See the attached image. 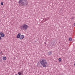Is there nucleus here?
I'll return each instance as SVG.
<instances>
[{"instance_id":"obj_1","label":"nucleus","mask_w":75,"mask_h":75,"mask_svg":"<svg viewBox=\"0 0 75 75\" xmlns=\"http://www.w3.org/2000/svg\"><path fill=\"white\" fill-rule=\"evenodd\" d=\"M19 6H27L28 2L25 0H20L18 2Z\"/></svg>"},{"instance_id":"obj_2","label":"nucleus","mask_w":75,"mask_h":75,"mask_svg":"<svg viewBox=\"0 0 75 75\" xmlns=\"http://www.w3.org/2000/svg\"><path fill=\"white\" fill-rule=\"evenodd\" d=\"M40 63L42 65L44 68H45L47 66L46 64H47V60L45 59H42L40 61Z\"/></svg>"},{"instance_id":"obj_3","label":"nucleus","mask_w":75,"mask_h":75,"mask_svg":"<svg viewBox=\"0 0 75 75\" xmlns=\"http://www.w3.org/2000/svg\"><path fill=\"white\" fill-rule=\"evenodd\" d=\"M20 28L21 30H23L24 31H26L27 30V28H28V26L26 24H24L21 26Z\"/></svg>"},{"instance_id":"obj_4","label":"nucleus","mask_w":75,"mask_h":75,"mask_svg":"<svg viewBox=\"0 0 75 75\" xmlns=\"http://www.w3.org/2000/svg\"><path fill=\"white\" fill-rule=\"evenodd\" d=\"M3 32H0V35L1 37H4V34L2 33Z\"/></svg>"},{"instance_id":"obj_5","label":"nucleus","mask_w":75,"mask_h":75,"mask_svg":"<svg viewBox=\"0 0 75 75\" xmlns=\"http://www.w3.org/2000/svg\"><path fill=\"white\" fill-rule=\"evenodd\" d=\"M24 38V35H21L19 37L20 40H23Z\"/></svg>"},{"instance_id":"obj_6","label":"nucleus","mask_w":75,"mask_h":75,"mask_svg":"<svg viewBox=\"0 0 75 75\" xmlns=\"http://www.w3.org/2000/svg\"><path fill=\"white\" fill-rule=\"evenodd\" d=\"M52 51H50L48 52L47 54L48 55H52Z\"/></svg>"},{"instance_id":"obj_7","label":"nucleus","mask_w":75,"mask_h":75,"mask_svg":"<svg viewBox=\"0 0 75 75\" xmlns=\"http://www.w3.org/2000/svg\"><path fill=\"white\" fill-rule=\"evenodd\" d=\"M21 33H18V35L17 36V38H20V37L21 36Z\"/></svg>"},{"instance_id":"obj_8","label":"nucleus","mask_w":75,"mask_h":75,"mask_svg":"<svg viewBox=\"0 0 75 75\" xmlns=\"http://www.w3.org/2000/svg\"><path fill=\"white\" fill-rule=\"evenodd\" d=\"M6 57H3V60H4V61H6Z\"/></svg>"},{"instance_id":"obj_9","label":"nucleus","mask_w":75,"mask_h":75,"mask_svg":"<svg viewBox=\"0 0 75 75\" xmlns=\"http://www.w3.org/2000/svg\"><path fill=\"white\" fill-rule=\"evenodd\" d=\"M69 41H72V38H69Z\"/></svg>"},{"instance_id":"obj_10","label":"nucleus","mask_w":75,"mask_h":75,"mask_svg":"<svg viewBox=\"0 0 75 75\" xmlns=\"http://www.w3.org/2000/svg\"><path fill=\"white\" fill-rule=\"evenodd\" d=\"M18 74L19 75H21V72H18Z\"/></svg>"},{"instance_id":"obj_11","label":"nucleus","mask_w":75,"mask_h":75,"mask_svg":"<svg viewBox=\"0 0 75 75\" xmlns=\"http://www.w3.org/2000/svg\"><path fill=\"white\" fill-rule=\"evenodd\" d=\"M59 62H61V58L59 59Z\"/></svg>"},{"instance_id":"obj_12","label":"nucleus","mask_w":75,"mask_h":75,"mask_svg":"<svg viewBox=\"0 0 75 75\" xmlns=\"http://www.w3.org/2000/svg\"><path fill=\"white\" fill-rule=\"evenodd\" d=\"M23 72H24L23 71H20V72L21 73V74H23Z\"/></svg>"},{"instance_id":"obj_13","label":"nucleus","mask_w":75,"mask_h":75,"mask_svg":"<svg viewBox=\"0 0 75 75\" xmlns=\"http://www.w3.org/2000/svg\"><path fill=\"white\" fill-rule=\"evenodd\" d=\"M1 5H2V6H3V3L1 2Z\"/></svg>"},{"instance_id":"obj_14","label":"nucleus","mask_w":75,"mask_h":75,"mask_svg":"<svg viewBox=\"0 0 75 75\" xmlns=\"http://www.w3.org/2000/svg\"><path fill=\"white\" fill-rule=\"evenodd\" d=\"M71 20H73V19H74V17H72L71 18Z\"/></svg>"},{"instance_id":"obj_15","label":"nucleus","mask_w":75,"mask_h":75,"mask_svg":"<svg viewBox=\"0 0 75 75\" xmlns=\"http://www.w3.org/2000/svg\"><path fill=\"white\" fill-rule=\"evenodd\" d=\"M1 39V36H0V40Z\"/></svg>"},{"instance_id":"obj_16","label":"nucleus","mask_w":75,"mask_h":75,"mask_svg":"<svg viewBox=\"0 0 75 75\" xmlns=\"http://www.w3.org/2000/svg\"><path fill=\"white\" fill-rule=\"evenodd\" d=\"M74 26H75V23H74Z\"/></svg>"},{"instance_id":"obj_17","label":"nucleus","mask_w":75,"mask_h":75,"mask_svg":"<svg viewBox=\"0 0 75 75\" xmlns=\"http://www.w3.org/2000/svg\"><path fill=\"white\" fill-rule=\"evenodd\" d=\"M45 44H46V43L45 42Z\"/></svg>"},{"instance_id":"obj_18","label":"nucleus","mask_w":75,"mask_h":75,"mask_svg":"<svg viewBox=\"0 0 75 75\" xmlns=\"http://www.w3.org/2000/svg\"><path fill=\"white\" fill-rule=\"evenodd\" d=\"M15 75H17V74H16Z\"/></svg>"}]
</instances>
